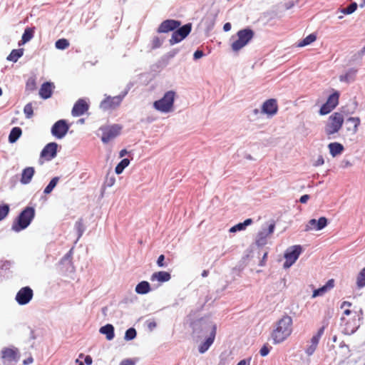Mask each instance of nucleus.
I'll return each mask as SVG.
<instances>
[{"mask_svg":"<svg viewBox=\"0 0 365 365\" xmlns=\"http://www.w3.org/2000/svg\"><path fill=\"white\" fill-rule=\"evenodd\" d=\"M123 96H106L100 103V108L110 110L117 108L121 103Z\"/></svg>","mask_w":365,"mask_h":365,"instance_id":"f8f14e48","label":"nucleus"},{"mask_svg":"<svg viewBox=\"0 0 365 365\" xmlns=\"http://www.w3.org/2000/svg\"><path fill=\"white\" fill-rule=\"evenodd\" d=\"M58 180V177H54L53 178H52L51 180L49 182L48 185L45 187L43 192L46 195L51 193L53 188L57 185Z\"/></svg>","mask_w":365,"mask_h":365,"instance_id":"4c0bfd02","label":"nucleus"},{"mask_svg":"<svg viewBox=\"0 0 365 365\" xmlns=\"http://www.w3.org/2000/svg\"><path fill=\"white\" fill-rule=\"evenodd\" d=\"M136 331L134 328H130L128 329L125 334V340H132L136 336Z\"/></svg>","mask_w":365,"mask_h":365,"instance_id":"79ce46f5","label":"nucleus"},{"mask_svg":"<svg viewBox=\"0 0 365 365\" xmlns=\"http://www.w3.org/2000/svg\"><path fill=\"white\" fill-rule=\"evenodd\" d=\"M26 91L31 93L36 89V77L31 76L29 77L26 83Z\"/></svg>","mask_w":365,"mask_h":365,"instance_id":"473e14b6","label":"nucleus"},{"mask_svg":"<svg viewBox=\"0 0 365 365\" xmlns=\"http://www.w3.org/2000/svg\"><path fill=\"white\" fill-rule=\"evenodd\" d=\"M1 357L4 364H9L19 360V350L14 346L4 347L1 351Z\"/></svg>","mask_w":365,"mask_h":365,"instance_id":"1a4fd4ad","label":"nucleus"},{"mask_svg":"<svg viewBox=\"0 0 365 365\" xmlns=\"http://www.w3.org/2000/svg\"><path fill=\"white\" fill-rule=\"evenodd\" d=\"M357 9V4L354 2L349 4L347 7L343 9L341 12L344 14H350L354 12Z\"/></svg>","mask_w":365,"mask_h":365,"instance_id":"ea45409f","label":"nucleus"},{"mask_svg":"<svg viewBox=\"0 0 365 365\" xmlns=\"http://www.w3.org/2000/svg\"><path fill=\"white\" fill-rule=\"evenodd\" d=\"M34 27H27L22 35L21 43L19 45L24 44L29 42L33 37L34 34Z\"/></svg>","mask_w":365,"mask_h":365,"instance_id":"cd10ccee","label":"nucleus"},{"mask_svg":"<svg viewBox=\"0 0 365 365\" xmlns=\"http://www.w3.org/2000/svg\"><path fill=\"white\" fill-rule=\"evenodd\" d=\"M23 53L24 51L22 48L14 49L7 57V60L16 62L18 59L23 56Z\"/></svg>","mask_w":365,"mask_h":365,"instance_id":"2f4dec72","label":"nucleus"},{"mask_svg":"<svg viewBox=\"0 0 365 365\" xmlns=\"http://www.w3.org/2000/svg\"><path fill=\"white\" fill-rule=\"evenodd\" d=\"M195 331L198 334V337L207 336L205 341L201 343L198 348L199 352L203 354L208 350L215 341L217 326L212 322L200 320L197 324Z\"/></svg>","mask_w":365,"mask_h":365,"instance_id":"f257e3e1","label":"nucleus"},{"mask_svg":"<svg viewBox=\"0 0 365 365\" xmlns=\"http://www.w3.org/2000/svg\"><path fill=\"white\" fill-rule=\"evenodd\" d=\"M34 361V359L31 356V357H29L28 359H25L24 361H23V364L24 365H28L29 364H31L33 363Z\"/></svg>","mask_w":365,"mask_h":365,"instance_id":"052dcab7","label":"nucleus"},{"mask_svg":"<svg viewBox=\"0 0 365 365\" xmlns=\"http://www.w3.org/2000/svg\"><path fill=\"white\" fill-rule=\"evenodd\" d=\"M24 112L27 118H31L33 116L34 111L32 104L31 103H27L24 108Z\"/></svg>","mask_w":365,"mask_h":365,"instance_id":"37998d69","label":"nucleus"},{"mask_svg":"<svg viewBox=\"0 0 365 365\" xmlns=\"http://www.w3.org/2000/svg\"><path fill=\"white\" fill-rule=\"evenodd\" d=\"M357 73V70L354 68L349 69L344 75H342L339 77L341 81L344 82H351L354 81L356 75Z\"/></svg>","mask_w":365,"mask_h":365,"instance_id":"c756f323","label":"nucleus"},{"mask_svg":"<svg viewBox=\"0 0 365 365\" xmlns=\"http://www.w3.org/2000/svg\"><path fill=\"white\" fill-rule=\"evenodd\" d=\"M339 93L335 91L331 94L325 103H324L319 110V113L322 115H327L333 110L339 104Z\"/></svg>","mask_w":365,"mask_h":365,"instance_id":"9d476101","label":"nucleus"},{"mask_svg":"<svg viewBox=\"0 0 365 365\" xmlns=\"http://www.w3.org/2000/svg\"><path fill=\"white\" fill-rule=\"evenodd\" d=\"M317 39V36L314 34H311L308 35L306 38H304L302 41L298 43L299 47H303L307 45L311 44Z\"/></svg>","mask_w":365,"mask_h":365,"instance_id":"c9c22d12","label":"nucleus"},{"mask_svg":"<svg viewBox=\"0 0 365 365\" xmlns=\"http://www.w3.org/2000/svg\"><path fill=\"white\" fill-rule=\"evenodd\" d=\"M328 148L332 157H336V155L341 154L344 150V145L337 142L330 143L328 145Z\"/></svg>","mask_w":365,"mask_h":365,"instance_id":"393cba45","label":"nucleus"},{"mask_svg":"<svg viewBox=\"0 0 365 365\" xmlns=\"http://www.w3.org/2000/svg\"><path fill=\"white\" fill-rule=\"evenodd\" d=\"M364 53H365V48H363L361 51H359V53H357L354 55L355 59H356V58L361 59Z\"/></svg>","mask_w":365,"mask_h":365,"instance_id":"13d9d810","label":"nucleus"},{"mask_svg":"<svg viewBox=\"0 0 365 365\" xmlns=\"http://www.w3.org/2000/svg\"><path fill=\"white\" fill-rule=\"evenodd\" d=\"M34 292L29 287H24L19 289L16 295V300L20 305L28 304L33 298Z\"/></svg>","mask_w":365,"mask_h":365,"instance_id":"4468645a","label":"nucleus"},{"mask_svg":"<svg viewBox=\"0 0 365 365\" xmlns=\"http://www.w3.org/2000/svg\"><path fill=\"white\" fill-rule=\"evenodd\" d=\"M327 286H323L321 288H319L317 289H315L313 292V297H316L317 296H322L323 295L325 292H327Z\"/></svg>","mask_w":365,"mask_h":365,"instance_id":"49530a36","label":"nucleus"},{"mask_svg":"<svg viewBox=\"0 0 365 365\" xmlns=\"http://www.w3.org/2000/svg\"><path fill=\"white\" fill-rule=\"evenodd\" d=\"M130 160L128 158L123 159L115 167V172L119 175L123 173V170L128 166Z\"/></svg>","mask_w":365,"mask_h":365,"instance_id":"f704fd0d","label":"nucleus"},{"mask_svg":"<svg viewBox=\"0 0 365 365\" xmlns=\"http://www.w3.org/2000/svg\"><path fill=\"white\" fill-rule=\"evenodd\" d=\"M101 132V140L103 143H108L118 137L122 130V126L118 124L103 125L99 128Z\"/></svg>","mask_w":365,"mask_h":365,"instance_id":"0eeeda50","label":"nucleus"},{"mask_svg":"<svg viewBox=\"0 0 365 365\" xmlns=\"http://www.w3.org/2000/svg\"><path fill=\"white\" fill-rule=\"evenodd\" d=\"M9 212V207L7 205L0 206V221L4 219Z\"/></svg>","mask_w":365,"mask_h":365,"instance_id":"a18cd8bd","label":"nucleus"},{"mask_svg":"<svg viewBox=\"0 0 365 365\" xmlns=\"http://www.w3.org/2000/svg\"><path fill=\"white\" fill-rule=\"evenodd\" d=\"M170 278L171 276L169 272L160 271L154 272L150 277V280L153 282L158 281L159 282H165L169 281Z\"/></svg>","mask_w":365,"mask_h":365,"instance_id":"b1692460","label":"nucleus"},{"mask_svg":"<svg viewBox=\"0 0 365 365\" xmlns=\"http://www.w3.org/2000/svg\"><path fill=\"white\" fill-rule=\"evenodd\" d=\"M319 341H318L317 339V338L312 337V339L310 340V345L308 346V347L307 348V349L305 351L306 354L308 356H311V355H312L314 353L315 350L317 348Z\"/></svg>","mask_w":365,"mask_h":365,"instance_id":"72a5a7b5","label":"nucleus"},{"mask_svg":"<svg viewBox=\"0 0 365 365\" xmlns=\"http://www.w3.org/2000/svg\"><path fill=\"white\" fill-rule=\"evenodd\" d=\"M324 329H325V327H324V326H323L322 327H321V328L318 330L317 333L315 335H314L312 337H313V338H317V339L318 341H319V339H320V338H321L322 335L323 334V333H324Z\"/></svg>","mask_w":365,"mask_h":365,"instance_id":"603ef678","label":"nucleus"},{"mask_svg":"<svg viewBox=\"0 0 365 365\" xmlns=\"http://www.w3.org/2000/svg\"><path fill=\"white\" fill-rule=\"evenodd\" d=\"M135 363L133 360L131 359H125V360H123L120 365H134Z\"/></svg>","mask_w":365,"mask_h":365,"instance_id":"6e6d98bb","label":"nucleus"},{"mask_svg":"<svg viewBox=\"0 0 365 365\" xmlns=\"http://www.w3.org/2000/svg\"><path fill=\"white\" fill-rule=\"evenodd\" d=\"M269 351H270L269 348L267 345H264L261 348L259 353H260L261 356H265L269 354Z\"/></svg>","mask_w":365,"mask_h":365,"instance_id":"3c124183","label":"nucleus"},{"mask_svg":"<svg viewBox=\"0 0 365 365\" xmlns=\"http://www.w3.org/2000/svg\"><path fill=\"white\" fill-rule=\"evenodd\" d=\"M180 26V21L168 19L163 21L158 29V33H168L174 31Z\"/></svg>","mask_w":365,"mask_h":365,"instance_id":"f3484780","label":"nucleus"},{"mask_svg":"<svg viewBox=\"0 0 365 365\" xmlns=\"http://www.w3.org/2000/svg\"><path fill=\"white\" fill-rule=\"evenodd\" d=\"M93 362L92 358L90 356H86L85 358V363L87 365H91Z\"/></svg>","mask_w":365,"mask_h":365,"instance_id":"680f3d73","label":"nucleus"},{"mask_svg":"<svg viewBox=\"0 0 365 365\" xmlns=\"http://www.w3.org/2000/svg\"><path fill=\"white\" fill-rule=\"evenodd\" d=\"M54 85L50 82L43 83L39 89V96L43 99H48L51 97Z\"/></svg>","mask_w":365,"mask_h":365,"instance_id":"4be33fe9","label":"nucleus"},{"mask_svg":"<svg viewBox=\"0 0 365 365\" xmlns=\"http://www.w3.org/2000/svg\"><path fill=\"white\" fill-rule=\"evenodd\" d=\"M192 29V24H187L175 31L170 39V43L174 45L182 41L190 33Z\"/></svg>","mask_w":365,"mask_h":365,"instance_id":"9b49d317","label":"nucleus"},{"mask_svg":"<svg viewBox=\"0 0 365 365\" xmlns=\"http://www.w3.org/2000/svg\"><path fill=\"white\" fill-rule=\"evenodd\" d=\"M274 227L275 224L273 222L269 225L267 230L260 231L257 234L256 243L259 246L264 245L267 243V237H269L274 232Z\"/></svg>","mask_w":365,"mask_h":365,"instance_id":"6ab92c4d","label":"nucleus"},{"mask_svg":"<svg viewBox=\"0 0 365 365\" xmlns=\"http://www.w3.org/2000/svg\"><path fill=\"white\" fill-rule=\"evenodd\" d=\"M344 123V116L342 112H334L330 115L324 125V132L327 136L330 138L333 135L337 133Z\"/></svg>","mask_w":365,"mask_h":365,"instance_id":"7ed1b4c3","label":"nucleus"},{"mask_svg":"<svg viewBox=\"0 0 365 365\" xmlns=\"http://www.w3.org/2000/svg\"><path fill=\"white\" fill-rule=\"evenodd\" d=\"M361 123L360 118L358 117H349L345 121V129L351 135H354L358 131V128Z\"/></svg>","mask_w":365,"mask_h":365,"instance_id":"aec40b11","label":"nucleus"},{"mask_svg":"<svg viewBox=\"0 0 365 365\" xmlns=\"http://www.w3.org/2000/svg\"><path fill=\"white\" fill-rule=\"evenodd\" d=\"M152 42L154 48H159L162 45V41L158 36L154 37Z\"/></svg>","mask_w":365,"mask_h":365,"instance_id":"09e8293b","label":"nucleus"},{"mask_svg":"<svg viewBox=\"0 0 365 365\" xmlns=\"http://www.w3.org/2000/svg\"><path fill=\"white\" fill-rule=\"evenodd\" d=\"M165 256L163 255H160L157 260V264L160 267H165L166 264L164 263Z\"/></svg>","mask_w":365,"mask_h":365,"instance_id":"8fccbe9b","label":"nucleus"},{"mask_svg":"<svg viewBox=\"0 0 365 365\" xmlns=\"http://www.w3.org/2000/svg\"><path fill=\"white\" fill-rule=\"evenodd\" d=\"M148 327L150 329H153L156 327V323L155 322H150Z\"/></svg>","mask_w":365,"mask_h":365,"instance_id":"69168bd1","label":"nucleus"},{"mask_svg":"<svg viewBox=\"0 0 365 365\" xmlns=\"http://www.w3.org/2000/svg\"><path fill=\"white\" fill-rule=\"evenodd\" d=\"M278 111L277 101L274 98H270L265 101L261 108V112L269 116H273Z\"/></svg>","mask_w":365,"mask_h":365,"instance_id":"2eb2a0df","label":"nucleus"},{"mask_svg":"<svg viewBox=\"0 0 365 365\" xmlns=\"http://www.w3.org/2000/svg\"><path fill=\"white\" fill-rule=\"evenodd\" d=\"M292 332V319L288 315H284L275 324L271 333L273 344H277L284 341Z\"/></svg>","mask_w":365,"mask_h":365,"instance_id":"f03ea898","label":"nucleus"},{"mask_svg":"<svg viewBox=\"0 0 365 365\" xmlns=\"http://www.w3.org/2000/svg\"><path fill=\"white\" fill-rule=\"evenodd\" d=\"M324 286H327V289H330L334 286V279H329Z\"/></svg>","mask_w":365,"mask_h":365,"instance_id":"bf43d9fd","label":"nucleus"},{"mask_svg":"<svg viewBox=\"0 0 365 365\" xmlns=\"http://www.w3.org/2000/svg\"><path fill=\"white\" fill-rule=\"evenodd\" d=\"M254 32L250 29H245L240 30L237 33V38L234 41L231 45V48L234 51H238L245 46L253 38Z\"/></svg>","mask_w":365,"mask_h":365,"instance_id":"423d86ee","label":"nucleus"},{"mask_svg":"<svg viewBox=\"0 0 365 365\" xmlns=\"http://www.w3.org/2000/svg\"><path fill=\"white\" fill-rule=\"evenodd\" d=\"M69 126L65 120H59L56 122L51 128L52 135L56 138L61 139L67 133Z\"/></svg>","mask_w":365,"mask_h":365,"instance_id":"ddd939ff","label":"nucleus"},{"mask_svg":"<svg viewBox=\"0 0 365 365\" xmlns=\"http://www.w3.org/2000/svg\"><path fill=\"white\" fill-rule=\"evenodd\" d=\"M208 274H209V272L207 270H203L202 272V277H207Z\"/></svg>","mask_w":365,"mask_h":365,"instance_id":"338daca9","label":"nucleus"},{"mask_svg":"<svg viewBox=\"0 0 365 365\" xmlns=\"http://www.w3.org/2000/svg\"><path fill=\"white\" fill-rule=\"evenodd\" d=\"M356 286L359 289L365 287V267L359 273L356 278Z\"/></svg>","mask_w":365,"mask_h":365,"instance_id":"e433bc0d","label":"nucleus"},{"mask_svg":"<svg viewBox=\"0 0 365 365\" xmlns=\"http://www.w3.org/2000/svg\"><path fill=\"white\" fill-rule=\"evenodd\" d=\"M223 29L225 31H229L231 29V24L230 23L225 24V25L223 26Z\"/></svg>","mask_w":365,"mask_h":365,"instance_id":"0e129e2a","label":"nucleus"},{"mask_svg":"<svg viewBox=\"0 0 365 365\" xmlns=\"http://www.w3.org/2000/svg\"><path fill=\"white\" fill-rule=\"evenodd\" d=\"M88 110V105L83 99L78 100L72 109V115L78 117L83 115Z\"/></svg>","mask_w":365,"mask_h":365,"instance_id":"412c9836","label":"nucleus"},{"mask_svg":"<svg viewBox=\"0 0 365 365\" xmlns=\"http://www.w3.org/2000/svg\"><path fill=\"white\" fill-rule=\"evenodd\" d=\"M75 228L78 232V237H81L85 230L84 225L81 219H80L76 222Z\"/></svg>","mask_w":365,"mask_h":365,"instance_id":"a19ab883","label":"nucleus"},{"mask_svg":"<svg viewBox=\"0 0 365 365\" xmlns=\"http://www.w3.org/2000/svg\"><path fill=\"white\" fill-rule=\"evenodd\" d=\"M21 129L19 127H14L10 132L9 135V140L10 143L16 142L21 135Z\"/></svg>","mask_w":365,"mask_h":365,"instance_id":"7c9ffc66","label":"nucleus"},{"mask_svg":"<svg viewBox=\"0 0 365 365\" xmlns=\"http://www.w3.org/2000/svg\"><path fill=\"white\" fill-rule=\"evenodd\" d=\"M324 163V158L322 155H319L314 163L315 166H319Z\"/></svg>","mask_w":365,"mask_h":365,"instance_id":"864d4df0","label":"nucleus"},{"mask_svg":"<svg viewBox=\"0 0 365 365\" xmlns=\"http://www.w3.org/2000/svg\"><path fill=\"white\" fill-rule=\"evenodd\" d=\"M35 211L31 207H26L19 215L12 225V229L16 232L26 228L34 217Z\"/></svg>","mask_w":365,"mask_h":365,"instance_id":"39448f33","label":"nucleus"},{"mask_svg":"<svg viewBox=\"0 0 365 365\" xmlns=\"http://www.w3.org/2000/svg\"><path fill=\"white\" fill-rule=\"evenodd\" d=\"M175 92L173 91H167L163 97L153 103V107L161 113H169L173 109Z\"/></svg>","mask_w":365,"mask_h":365,"instance_id":"20e7f679","label":"nucleus"},{"mask_svg":"<svg viewBox=\"0 0 365 365\" xmlns=\"http://www.w3.org/2000/svg\"><path fill=\"white\" fill-rule=\"evenodd\" d=\"M100 333L105 334L108 340H112L114 336V327L112 324H108L102 327L99 330Z\"/></svg>","mask_w":365,"mask_h":365,"instance_id":"a878e982","label":"nucleus"},{"mask_svg":"<svg viewBox=\"0 0 365 365\" xmlns=\"http://www.w3.org/2000/svg\"><path fill=\"white\" fill-rule=\"evenodd\" d=\"M56 47L60 50H64L69 46V42L66 38H60L56 41Z\"/></svg>","mask_w":365,"mask_h":365,"instance_id":"58836bf2","label":"nucleus"},{"mask_svg":"<svg viewBox=\"0 0 365 365\" xmlns=\"http://www.w3.org/2000/svg\"><path fill=\"white\" fill-rule=\"evenodd\" d=\"M35 174V170L33 167H27L24 168L21 173V182L22 184H28L31 181L33 176Z\"/></svg>","mask_w":365,"mask_h":365,"instance_id":"5701e85b","label":"nucleus"},{"mask_svg":"<svg viewBox=\"0 0 365 365\" xmlns=\"http://www.w3.org/2000/svg\"><path fill=\"white\" fill-rule=\"evenodd\" d=\"M252 223V220L251 218H248L245 220L243 222H240L235 226L232 227L229 232H236L237 231L245 230L246 227L250 225Z\"/></svg>","mask_w":365,"mask_h":365,"instance_id":"bb28decb","label":"nucleus"},{"mask_svg":"<svg viewBox=\"0 0 365 365\" xmlns=\"http://www.w3.org/2000/svg\"><path fill=\"white\" fill-rule=\"evenodd\" d=\"M327 225V219L325 217H321L318 220L312 219L306 225L305 231L320 230L324 228Z\"/></svg>","mask_w":365,"mask_h":365,"instance_id":"a211bd4d","label":"nucleus"},{"mask_svg":"<svg viewBox=\"0 0 365 365\" xmlns=\"http://www.w3.org/2000/svg\"><path fill=\"white\" fill-rule=\"evenodd\" d=\"M237 365H250V360L242 359Z\"/></svg>","mask_w":365,"mask_h":365,"instance_id":"e2e57ef3","label":"nucleus"},{"mask_svg":"<svg viewBox=\"0 0 365 365\" xmlns=\"http://www.w3.org/2000/svg\"><path fill=\"white\" fill-rule=\"evenodd\" d=\"M115 178L113 175H112V176L107 175L106 176L105 183L107 185V186H108V187L113 186L115 184Z\"/></svg>","mask_w":365,"mask_h":365,"instance_id":"de8ad7c7","label":"nucleus"},{"mask_svg":"<svg viewBox=\"0 0 365 365\" xmlns=\"http://www.w3.org/2000/svg\"><path fill=\"white\" fill-rule=\"evenodd\" d=\"M204 55L202 51H200V50H197L195 53H194V58L195 59H198L201 57H202Z\"/></svg>","mask_w":365,"mask_h":365,"instance_id":"5fc2aeb1","label":"nucleus"},{"mask_svg":"<svg viewBox=\"0 0 365 365\" xmlns=\"http://www.w3.org/2000/svg\"><path fill=\"white\" fill-rule=\"evenodd\" d=\"M352 304L349 302L344 301L341 304V309H344V314L349 316L351 314V311L349 309V307H351Z\"/></svg>","mask_w":365,"mask_h":365,"instance_id":"c03bdc74","label":"nucleus"},{"mask_svg":"<svg viewBox=\"0 0 365 365\" xmlns=\"http://www.w3.org/2000/svg\"><path fill=\"white\" fill-rule=\"evenodd\" d=\"M58 145L56 143H48L41 153V158L46 160H51L56 157Z\"/></svg>","mask_w":365,"mask_h":365,"instance_id":"dca6fc26","label":"nucleus"},{"mask_svg":"<svg viewBox=\"0 0 365 365\" xmlns=\"http://www.w3.org/2000/svg\"><path fill=\"white\" fill-rule=\"evenodd\" d=\"M302 252V248L300 245H294L289 247L284 253L285 262L284 263V267H290L299 258Z\"/></svg>","mask_w":365,"mask_h":365,"instance_id":"6e6552de","label":"nucleus"},{"mask_svg":"<svg viewBox=\"0 0 365 365\" xmlns=\"http://www.w3.org/2000/svg\"><path fill=\"white\" fill-rule=\"evenodd\" d=\"M310 198L309 195H302L300 199H299V202L301 203H306L309 199Z\"/></svg>","mask_w":365,"mask_h":365,"instance_id":"4d7b16f0","label":"nucleus"},{"mask_svg":"<svg viewBox=\"0 0 365 365\" xmlns=\"http://www.w3.org/2000/svg\"><path fill=\"white\" fill-rule=\"evenodd\" d=\"M127 153V150L123 149L120 152V157H123Z\"/></svg>","mask_w":365,"mask_h":365,"instance_id":"774afa93","label":"nucleus"},{"mask_svg":"<svg viewBox=\"0 0 365 365\" xmlns=\"http://www.w3.org/2000/svg\"><path fill=\"white\" fill-rule=\"evenodd\" d=\"M150 291V284L146 281H142L135 287V292L140 294H145Z\"/></svg>","mask_w":365,"mask_h":365,"instance_id":"c85d7f7f","label":"nucleus"}]
</instances>
